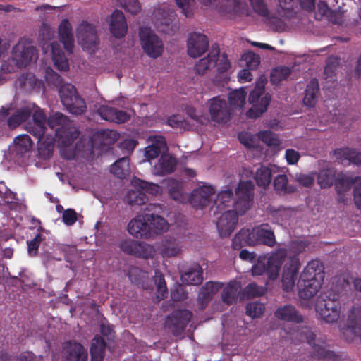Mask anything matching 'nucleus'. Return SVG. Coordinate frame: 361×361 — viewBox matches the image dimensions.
Here are the masks:
<instances>
[{"label":"nucleus","mask_w":361,"mask_h":361,"mask_svg":"<svg viewBox=\"0 0 361 361\" xmlns=\"http://www.w3.org/2000/svg\"><path fill=\"white\" fill-rule=\"evenodd\" d=\"M87 351L78 342H70L66 350V361H87Z\"/></svg>","instance_id":"obj_30"},{"label":"nucleus","mask_w":361,"mask_h":361,"mask_svg":"<svg viewBox=\"0 0 361 361\" xmlns=\"http://www.w3.org/2000/svg\"><path fill=\"white\" fill-rule=\"evenodd\" d=\"M341 334L347 342L361 337V303L355 304L350 309L346 326L341 330Z\"/></svg>","instance_id":"obj_8"},{"label":"nucleus","mask_w":361,"mask_h":361,"mask_svg":"<svg viewBox=\"0 0 361 361\" xmlns=\"http://www.w3.org/2000/svg\"><path fill=\"white\" fill-rule=\"evenodd\" d=\"M244 294L249 298L258 297L264 295V288L258 286L255 283L248 284L243 290Z\"/></svg>","instance_id":"obj_62"},{"label":"nucleus","mask_w":361,"mask_h":361,"mask_svg":"<svg viewBox=\"0 0 361 361\" xmlns=\"http://www.w3.org/2000/svg\"><path fill=\"white\" fill-rule=\"evenodd\" d=\"M70 106L63 105L65 108L72 114L81 115L86 111V104L84 99L78 96L71 99Z\"/></svg>","instance_id":"obj_51"},{"label":"nucleus","mask_w":361,"mask_h":361,"mask_svg":"<svg viewBox=\"0 0 361 361\" xmlns=\"http://www.w3.org/2000/svg\"><path fill=\"white\" fill-rule=\"evenodd\" d=\"M334 154L337 159L343 161H348L355 165H361V152L356 151L354 149L343 148L336 149L334 151Z\"/></svg>","instance_id":"obj_36"},{"label":"nucleus","mask_w":361,"mask_h":361,"mask_svg":"<svg viewBox=\"0 0 361 361\" xmlns=\"http://www.w3.org/2000/svg\"><path fill=\"white\" fill-rule=\"evenodd\" d=\"M248 102L252 107L246 113L247 118H257L267 111L271 102V95L265 92L264 83L256 84L250 93Z\"/></svg>","instance_id":"obj_5"},{"label":"nucleus","mask_w":361,"mask_h":361,"mask_svg":"<svg viewBox=\"0 0 361 361\" xmlns=\"http://www.w3.org/2000/svg\"><path fill=\"white\" fill-rule=\"evenodd\" d=\"M240 288V285L238 281H230L221 293L223 302L227 305L236 302Z\"/></svg>","instance_id":"obj_37"},{"label":"nucleus","mask_w":361,"mask_h":361,"mask_svg":"<svg viewBox=\"0 0 361 361\" xmlns=\"http://www.w3.org/2000/svg\"><path fill=\"white\" fill-rule=\"evenodd\" d=\"M167 149L166 142L163 136H154L152 144L145 148V157L147 159H154Z\"/></svg>","instance_id":"obj_31"},{"label":"nucleus","mask_w":361,"mask_h":361,"mask_svg":"<svg viewBox=\"0 0 361 361\" xmlns=\"http://www.w3.org/2000/svg\"><path fill=\"white\" fill-rule=\"evenodd\" d=\"M339 295L335 292H327L316 305V311L320 318L326 323H334L338 320L341 314Z\"/></svg>","instance_id":"obj_4"},{"label":"nucleus","mask_w":361,"mask_h":361,"mask_svg":"<svg viewBox=\"0 0 361 361\" xmlns=\"http://www.w3.org/2000/svg\"><path fill=\"white\" fill-rule=\"evenodd\" d=\"M214 194V189L211 185H203L192 192L189 202L195 209H203L210 203V197Z\"/></svg>","instance_id":"obj_21"},{"label":"nucleus","mask_w":361,"mask_h":361,"mask_svg":"<svg viewBox=\"0 0 361 361\" xmlns=\"http://www.w3.org/2000/svg\"><path fill=\"white\" fill-rule=\"evenodd\" d=\"M122 7L126 11L135 15L140 11V4L138 0H122Z\"/></svg>","instance_id":"obj_63"},{"label":"nucleus","mask_w":361,"mask_h":361,"mask_svg":"<svg viewBox=\"0 0 361 361\" xmlns=\"http://www.w3.org/2000/svg\"><path fill=\"white\" fill-rule=\"evenodd\" d=\"M175 13L166 8H158L154 11L153 21L157 30L161 32L170 34L176 32L178 27L173 21Z\"/></svg>","instance_id":"obj_14"},{"label":"nucleus","mask_w":361,"mask_h":361,"mask_svg":"<svg viewBox=\"0 0 361 361\" xmlns=\"http://www.w3.org/2000/svg\"><path fill=\"white\" fill-rule=\"evenodd\" d=\"M287 257L286 248H279L272 252L269 257H263L268 270V276L270 279H276L279 274L281 266Z\"/></svg>","instance_id":"obj_20"},{"label":"nucleus","mask_w":361,"mask_h":361,"mask_svg":"<svg viewBox=\"0 0 361 361\" xmlns=\"http://www.w3.org/2000/svg\"><path fill=\"white\" fill-rule=\"evenodd\" d=\"M259 139L269 147H279L281 141L278 135L271 130L260 131L258 133Z\"/></svg>","instance_id":"obj_54"},{"label":"nucleus","mask_w":361,"mask_h":361,"mask_svg":"<svg viewBox=\"0 0 361 361\" xmlns=\"http://www.w3.org/2000/svg\"><path fill=\"white\" fill-rule=\"evenodd\" d=\"M47 123L51 128L55 129L58 145L61 147L71 146L79 136V131L72 121L60 112L50 116Z\"/></svg>","instance_id":"obj_3"},{"label":"nucleus","mask_w":361,"mask_h":361,"mask_svg":"<svg viewBox=\"0 0 361 361\" xmlns=\"http://www.w3.org/2000/svg\"><path fill=\"white\" fill-rule=\"evenodd\" d=\"M209 112L213 121L223 123L230 120V109L224 99L215 97L209 100Z\"/></svg>","instance_id":"obj_16"},{"label":"nucleus","mask_w":361,"mask_h":361,"mask_svg":"<svg viewBox=\"0 0 361 361\" xmlns=\"http://www.w3.org/2000/svg\"><path fill=\"white\" fill-rule=\"evenodd\" d=\"M109 29L113 36L121 39L127 33L128 25L123 13L120 10H115L110 16Z\"/></svg>","instance_id":"obj_23"},{"label":"nucleus","mask_w":361,"mask_h":361,"mask_svg":"<svg viewBox=\"0 0 361 361\" xmlns=\"http://www.w3.org/2000/svg\"><path fill=\"white\" fill-rule=\"evenodd\" d=\"M209 41L207 36L199 32L190 35L188 42V54L190 56L197 58L202 56L208 49Z\"/></svg>","instance_id":"obj_19"},{"label":"nucleus","mask_w":361,"mask_h":361,"mask_svg":"<svg viewBox=\"0 0 361 361\" xmlns=\"http://www.w3.org/2000/svg\"><path fill=\"white\" fill-rule=\"evenodd\" d=\"M319 90L318 80L316 78L312 79L307 84L305 92L303 103L305 106L312 107L316 104Z\"/></svg>","instance_id":"obj_41"},{"label":"nucleus","mask_w":361,"mask_h":361,"mask_svg":"<svg viewBox=\"0 0 361 361\" xmlns=\"http://www.w3.org/2000/svg\"><path fill=\"white\" fill-rule=\"evenodd\" d=\"M97 136L100 138L101 143L106 145H113L119 138V134L113 130H104L99 132Z\"/></svg>","instance_id":"obj_57"},{"label":"nucleus","mask_w":361,"mask_h":361,"mask_svg":"<svg viewBox=\"0 0 361 361\" xmlns=\"http://www.w3.org/2000/svg\"><path fill=\"white\" fill-rule=\"evenodd\" d=\"M250 230L252 240L255 241L254 246L264 245L272 247L275 245L276 238L274 232L268 224H262Z\"/></svg>","instance_id":"obj_18"},{"label":"nucleus","mask_w":361,"mask_h":361,"mask_svg":"<svg viewBox=\"0 0 361 361\" xmlns=\"http://www.w3.org/2000/svg\"><path fill=\"white\" fill-rule=\"evenodd\" d=\"M139 35L141 45L147 55L154 59L161 55L164 49L162 41L149 28L140 27Z\"/></svg>","instance_id":"obj_9"},{"label":"nucleus","mask_w":361,"mask_h":361,"mask_svg":"<svg viewBox=\"0 0 361 361\" xmlns=\"http://www.w3.org/2000/svg\"><path fill=\"white\" fill-rule=\"evenodd\" d=\"M361 178L359 176H348L346 175L338 176L336 180V190L339 195H344V193L350 190L354 184H357Z\"/></svg>","instance_id":"obj_42"},{"label":"nucleus","mask_w":361,"mask_h":361,"mask_svg":"<svg viewBox=\"0 0 361 361\" xmlns=\"http://www.w3.org/2000/svg\"><path fill=\"white\" fill-rule=\"evenodd\" d=\"M59 94L63 105L68 106L71 105V99L79 96L75 86L69 83L61 85L59 90Z\"/></svg>","instance_id":"obj_45"},{"label":"nucleus","mask_w":361,"mask_h":361,"mask_svg":"<svg viewBox=\"0 0 361 361\" xmlns=\"http://www.w3.org/2000/svg\"><path fill=\"white\" fill-rule=\"evenodd\" d=\"M126 198L128 203L130 205H142L148 200L146 194L138 188L137 190L128 191Z\"/></svg>","instance_id":"obj_53"},{"label":"nucleus","mask_w":361,"mask_h":361,"mask_svg":"<svg viewBox=\"0 0 361 361\" xmlns=\"http://www.w3.org/2000/svg\"><path fill=\"white\" fill-rule=\"evenodd\" d=\"M183 282L188 285H199L203 281L202 269L198 264H193L181 274Z\"/></svg>","instance_id":"obj_32"},{"label":"nucleus","mask_w":361,"mask_h":361,"mask_svg":"<svg viewBox=\"0 0 361 361\" xmlns=\"http://www.w3.org/2000/svg\"><path fill=\"white\" fill-rule=\"evenodd\" d=\"M239 214L238 212L228 209L219 217L216 227L221 238L228 237L234 231L238 222Z\"/></svg>","instance_id":"obj_17"},{"label":"nucleus","mask_w":361,"mask_h":361,"mask_svg":"<svg viewBox=\"0 0 361 361\" xmlns=\"http://www.w3.org/2000/svg\"><path fill=\"white\" fill-rule=\"evenodd\" d=\"M290 68L287 66H281L272 70L270 75V81L273 85H278L281 81L286 80L290 75Z\"/></svg>","instance_id":"obj_50"},{"label":"nucleus","mask_w":361,"mask_h":361,"mask_svg":"<svg viewBox=\"0 0 361 361\" xmlns=\"http://www.w3.org/2000/svg\"><path fill=\"white\" fill-rule=\"evenodd\" d=\"M273 166L262 165L257 169L254 178L259 187L265 188L269 185L272 179Z\"/></svg>","instance_id":"obj_40"},{"label":"nucleus","mask_w":361,"mask_h":361,"mask_svg":"<svg viewBox=\"0 0 361 361\" xmlns=\"http://www.w3.org/2000/svg\"><path fill=\"white\" fill-rule=\"evenodd\" d=\"M222 286L221 283L209 281L202 287L197 297L198 305L200 310H204L213 295Z\"/></svg>","instance_id":"obj_28"},{"label":"nucleus","mask_w":361,"mask_h":361,"mask_svg":"<svg viewBox=\"0 0 361 361\" xmlns=\"http://www.w3.org/2000/svg\"><path fill=\"white\" fill-rule=\"evenodd\" d=\"M35 54L36 49L31 42L23 38L13 48L12 61H16L18 67H26Z\"/></svg>","instance_id":"obj_12"},{"label":"nucleus","mask_w":361,"mask_h":361,"mask_svg":"<svg viewBox=\"0 0 361 361\" xmlns=\"http://www.w3.org/2000/svg\"><path fill=\"white\" fill-rule=\"evenodd\" d=\"M135 186L142 190L143 192L151 194L152 195H157L160 193L161 188L160 186L157 184H154L152 183H149L145 180H142L140 179H137L135 181Z\"/></svg>","instance_id":"obj_56"},{"label":"nucleus","mask_w":361,"mask_h":361,"mask_svg":"<svg viewBox=\"0 0 361 361\" xmlns=\"http://www.w3.org/2000/svg\"><path fill=\"white\" fill-rule=\"evenodd\" d=\"M165 207L161 204L149 203L146 205L142 214L147 219H150L164 214Z\"/></svg>","instance_id":"obj_55"},{"label":"nucleus","mask_w":361,"mask_h":361,"mask_svg":"<svg viewBox=\"0 0 361 361\" xmlns=\"http://www.w3.org/2000/svg\"><path fill=\"white\" fill-rule=\"evenodd\" d=\"M129 161L128 156L118 159L111 166V172L120 179L125 178L130 173Z\"/></svg>","instance_id":"obj_39"},{"label":"nucleus","mask_w":361,"mask_h":361,"mask_svg":"<svg viewBox=\"0 0 361 361\" xmlns=\"http://www.w3.org/2000/svg\"><path fill=\"white\" fill-rule=\"evenodd\" d=\"M45 240V237L41 233H38L35 235L33 239L27 242V252L31 257H35L37 255L40 243Z\"/></svg>","instance_id":"obj_59"},{"label":"nucleus","mask_w":361,"mask_h":361,"mask_svg":"<svg viewBox=\"0 0 361 361\" xmlns=\"http://www.w3.org/2000/svg\"><path fill=\"white\" fill-rule=\"evenodd\" d=\"M129 233L137 238H149L150 228L148 219L143 214L136 216L128 225Z\"/></svg>","instance_id":"obj_22"},{"label":"nucleus","mask_w":361,"mask_h":361,"mask_svg":"<svg viewBox=\"0 0 361 361\" xmlns=\"http://www.w3.org/2000/svg\"><path fill=\"white\" fill-rule=\"evenodd\" d=\"M76 37L83 50L94 53L98 49L99 39L94 25L82 20L76 30Z\"/></svg>","instance_id":"obj_7"},{"label":"nucleus","mask_w":361,"mask_h":361,"mask_svg":"<svg viewBox=\"0 0 361 361\" xmlns=\"http://www.w3.org/2000/svg\"><path fill=\"white\" fill-rule=\"evenodd\" d=\"M46 80L48 83L51 84L56 87H61L63 85V80L57 73L54 72L51 68H47L46 71Z\"/></svg>","instance_id":"obj_64"},{"label":"nucleus","mask_w":361,"mask_h":361,"mask_svg":"<svg viewBox=\"0 0 361 361\" xmlns=\"http://www.w3.org/2000/svg\"><path fill=\"white\" fill-rule=\"evenodd\" d=\"M119 247L124 253L142 259H152L156 253L154 247L145 242L126 239L121 242Z\"/></svg>","instance_id":"obj_10"},{"label":"nucleus","mask_w":361,"mask_h":361,"mask_svg":"<svg viewBox=\"0 0 361 361\" xmlns=\"http://www.w3.org/2000/svg\"><path fill=\"white\" fill-rule=\"evenodd\" d=\"M149 227L150 228V238L154 235L160 234L165 232L169 228L167 221L162 216H156L148 219Z\"/></svg>","instance_id":"obj_46"},{"label":"nucleus","mask_w":361,"mask_h":361,"mask_svg":"<svg viewBox=\"0 0 361 361\" xmlns=\"http://www.w3.org/2000/svg\"><path fill=\"white\" fill-rule=\"evenodd\" d=\"M254 240L252 238L251 230L242 228L234 236L232 240V248L239 250L245 246H254Z\"/></svg>","instance_id":"obj_33"},{"label":"nucleus","mask_w":361,"mask_h":361,"mask_svg":"<svg viewBox=\"0 0 361 361\" xmlns=\"http://www.w3.org/2000/svg\"><path fill=\"white\" fill-rule=\"evenodd\" d=\"M59 37L64 49L71 54L74 47V39L71 23L67 19H63L59 26Z\"/></svg>","instance_id":"obj_26"},{"label":"nucleus","mask_w":361,"mask_h":361,"mask_svg":"<svg viewBox=\"0 0 361 361\" xmlns=\"http://www.w3.org/2000/svg\"><path fill=\"white\" fill-rule=\"evenodd\" d=\"M192 317V312L188 310H176L166 317V326L171 329L174 336H181Z\"/></svg>","instance_id":"obj_11"},{"label":"nucleus","mask_w":361,"mask_h":361,"mask_svg":"<svg viewBox=\"0 0 361 361\" xmlns=\"http://www.w3.org/2000/svg\"><path fill=\"white\" fill-rule=\"evenodd\" d=\"M220 50L218 46H213L207 57L201 59L195 66L197 74L203 75L206 71L214 68L216 65V60L219 58Z\"/></svg>","instance_id":"obj_25"},{"label":"nucleus","mask_w":361,"mask_h":361,"mask_svg":"<svg viewBox=\"0 0 361 361\" xmlns=\"http://www.w3.org/2000/svg\"><path fill=\"white\" fill-rule=\"evenodd\" d=\"M324 266L319 260H312L301 272L297 286L301 299L310 300L320 290L324 279Z\"/></svg>","instance_id":"obj_2"},{"label":"nucleus","mask_w":361,"mask_h":361,"mask_svg":"<svg viewBox=\"0 0 361 361\" xmlns=\"http://www.w3.org/2000/svg\"><path fill=\"white\" fill-rule=\"evenodd\" d=\"M154 280V283L157 284V297L160 300H163L166 298V295H168V289L164 276L160 271L156 270Z\"/></svg>","instance_id":"obj_49"},{"label":"nucleus","mask_w":361,"mask_h":361,"mask_svg":"<svg viewBox=\"0 0 361 361\" xmlns=\"http://www.w3.org/2000/svg\"><path fill=\"white\" fill-rule=\"evenodd\" d=\"M336 171L334 168L321 169L317 174V183L321 188H330L336 181Z\"/></svg>","instance_id":"obj_43"},{"label":"nucleus","mask_w":361,"mask_h":361,"mask_svg":"<svg viewBox=\"0 0 361 361\" xmlns=\"http://www.w3.org/2000/svg\"><path fill=\"white\" fill-rule=\"evenodd\" d=\"M32 110L33 108L31 107V105H27L17 109L15 113L8 118L7 121L8 126L11 128L20 126L32 116Z\"/></svg>","instance_id":"obj_34"},{"label":"nucleus","mask_w":361,"mask_h":361,"mask_svg":"<svg viewBox=\"0 0 361 361\" xmlns=\"http://www.w3.org/2000/svg\"><path fill=\"white\" fill-rule=\"evenodd\" d=\"M275 316L279 319L286 322L300 324L303 322V317L296 309L291 305H285L279 307L275 312Z\"/></svg>","instance_id":"obj_27"},{"label":"nucleus","mask_w":361,"mask_h":361,"mask_svg":"<svg viewBox=\"0 0 361 361\" xmlns=\"http://www.w3.org/2000/svg\"><path fill=\"white\" fill-rule=\"evenodd\" d=\"M242 61L245 62V66L250 70H255L260 63V58L259 55L252 51L245 53L242 56Z\"/></svg>","instance_id":"obj_60"},{"label":"nucleus","mask_w":361,"mask_h":361,"mask_svg":"<svg viewBox=\"0 0 361 361\" xmlns=\"http://www.w3.org/2000/svg\"><path fill=\"white\" fill-rule=\"evenodd\" d=\"M14 142L17 152L20 154L28 152L32 146V141L30 137L27 134L17 136L14 140Z\"/></svg>","instance_id":"obj_52"},{"label":"nucleus","mask_w":361,"mask_h":361,"mask_svg":"<svg viewBox=\"0 0 361 361\" xmlns=\"http://www.w3.org/2000/svg\"><path fill=\"white\" fill-rule=\"evenodd\" d=\"M245 309L247 315L252 318H258L263 314L265 307L262 303L253 302L247 304Z\"/></svg>","instance_id":"obj_58"},{"label":"nucleus","mask_w":361,"mask_h":361,"mask_svg":"<svg viewBox=\"0 0 361 361\" xmlns=\"http://www.w3.org/2000/svg\"><path fill=\"white\" fill-rule=\"evenodd\" d=\"M302 334L304 335L307 343L312 347L313 357L328 360H338V355L332 350H327L325 341L317 339L314 332L307 329L302 331Z\"/></svg>","instance_id":"obj_13"},{"label":"nucleus","mask_w":361,"mask_h":361,"mask_svg":"<svg viewBox=\"0 0 361 361\" xmlns=\"http://www.w3.org/2000/svg\"><path fill=\"white\" fill-rule=\"evenodd\" d=\"M180 252L179 243L176 238L166 236L160 247V253L163 257H171L178 255Z\"/></svg>","instance_id":"obj_38"},{"label":"nucleus","mask_w":361,"mask_h":361,"mask_svg":"<svg viewBox=\"0 0 361 361\" xmlns=\"http://www.w3.org/2000/svg\"><path fill=\"white\" fill-rule=\"evenodd\" d=\"M98 112L103 119L116 123H125L130 118L126 111L108 106H100Z\"/></svg>","instance_id":"obj_24"},{"label":"nucleus","mask_w":361,"mask_h":361,"mask_svg":"<svg viewBox=\"0 0 361 361\" xmlns=\"http://www.w3.org/2000/svg\"><path fill=\"white\" fill-rule=\"evenodd\" d=\"M26 130L39 140L45 133L46 126L44 124L28 123Z\"/></svg>","instance_id":"obj_61"},{"label":"nucleus","mask_w":361,"mask_h":361,"mask_svg":"<svg viewBox=\"0 0 361 361\" xmlns=\"http://www.w3.org/2000/svg\"><path fill=\"white\" fill-rule=\"evenodd\" d=\"M168 190L169 196L173 200L180 202H183L185 200L181 182L174 179L169 180L168 183Z\"/></svg>","instance_id":"obj_44"},{"label":"nucleus","mask_w":361,"mask_h":361,"mask_svg":"<svg viewBox=\"0 0 361 361\" xmlns=\"http://www.w3.org/2000/svg\"><path fill=\"white\" fill-rule=\"evenodd\" d=\"M300 267L301 264L298 257L293 256L288 258L284 265L282 274L281 283L284 291L290 292L294 288Z\"/></svg>","instance_id":"obj_15"},{"label":"nucleus","mask_w":361,"mask_h":361,"mask_svg":"<svg viewBox=\"0 0 361 361\" xmlns=\"http://www.w3.org/2000/svg\"><path fill=\"white\" fill-rule=\"evenodd\" d=\"M106 342L99 335L94 336L91 342L90 355L91 361H103L104 358Z\"/></svg>","instance_id":"obj_35"},{"label":"nucleus","mask_w":361,"mask_h":361,"mask_svg":"<svg viewBox=\"0 0 361 361\" xmlns=\"http://www.w3.org/2000/svg\"><path fill=\"white\" fill-rule=\"evenodd\" d=\"M254 185L250 180L240 181L235 191L237 200L233 201L232 189L226 188L219 192L214 200L212 209L214 213L221 212L233 206L240 215L244 214L250 209L253 202Z\"/></svg>","instance_id":"obj_1"},{"label":"nucleus","mask_w":361,"mask_h":361,"mask_svg":"<svg viewBox=\"0 0 361 361\" xmlns=\"http://www.w3.org/2000/svg\"><path fill=\"white\" fill-rule=\"evenodd\" d=\"M247 92L242 88L235 90L228 94V101L231 106L242 108L245 104Z\"/></svg>","instance_id":"obj_48"},{"label":"nucleus","mask_w":361,"mask_h":361,"mask_svg":"<svg viewBox=\"0 0 361 361\" xmlns=\"http://www.w3.org/2000/svg\"><path fill=\"white\" fill-rule=\"evenodd\" d=\"M274 190L284 193H293L295 191V188L288 185V178L285 174H279L274 179Z\"/></svg>","instance_id":"obj_47"},{"label":"nucleus","mask_w":361,"mask_h":361,"mask_svg":"<svg viewBox=\"0 0 361 361\" xmlns=\"http://www.w3.org/2000/svg\"><path fill=\"white\" fill-rule=\"evenodd\" d=\"M176 159L169 154H161L158 163L154 166L156 173L164 176L173 173L176 167Z\"/></svg>","instance_id":"obj_29"},{"label":"nucleus","mask_w":361,"mask_h":361,"mask_svg":"<svg viewBox=\"0 0 361 361\" xmlns=\"http://www.w3.org/2000/svg\"><path fill=\"white\" fill-rule=\"evenodd\" d=\"M54 31L43 25L39 30V41L42 48L44 49L45 45H48L50 43L51 49L52 60L54 66L60 71H66L69 68V63L68 59L66 58L64 52L61 49L60 44L57 42H52L51 40L54 37Z\"/></svg>","instance_id":"obj_6"}]
</instances>
